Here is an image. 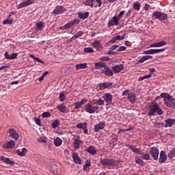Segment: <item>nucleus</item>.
<instances>
[{
  "mask_svg": "<svg viewBox=\"0 0 175 175\" xmlns=\"http://www.w3.org/2000/svg\"><path fill=\"white\" fill-rule=\"evenodd\" d=\"M94 69H97L100 70L101 75H105L108 77H111L114 72H113V69L110 68V67H107V64L103 62H99L94 64Z\"/></svg>",
  "mask_w": 175,
  "mask_h": 175,
  "instance_id": "1",
  "label": "nucleus"
},
{
  "mask_svg": "<svg viewBox=\"0 0 175 175\" xmlns=\"http://www.w3.org/2000/svg\"><path fill=\"white\" fill-rule=\"evenodd\" d=\"M160 96L163 98L164 104L167 107H172L173 109H175L174 97L167 93H161Z\"/></svg>",
  "mask_w": 175,
  "mask_h": 175,
  "instance_id": "2",
  "label": "nucleus"
},
{
  "mask_svg": "<svg viewBox=\"0 0 175 175\" xmlns=\"http://www.w3.org/2000/svg\"><path fill=\"white\" fill-rule=\"evenodd\" d=\"M157 114L158 116H162L163 114V110L161 109V107L158 104H152L150 106V110L148 113V116L150 117L152 116H155Z\"/></svg>",
  "mask_w": 175,
  "mask_h": 175,
  "instance_id": "3",
  "label": "nucleus"
},
{
  "mask_svg": "<svg viewBox=\"0 0 175 175\" xmlns=\"http://www.w3.org/2000/svg\"><path fill=\"white\" fill-rule=\"evenodd\" d=\"M94 103H89L86 104L85 107V110L87 113H89V114H94V113H98V111L99 110V107L98 105H94Z\"/></svg>",
  "mask_w": 175,
  "mask_h": 175,
  "instance_id": "4",
  "label": "nucleus"
},
{
  "mask_svg": "<svg viewBox=\"0 0 175 175\" xmlns=\"http://www.w3.org/2000/svg\"><path fill=\"white\" fill-rule=\"evenodd\" d=\"M152 17L156 20H159L160 21H166V20H167V14H165L159 11H154L152 13Z\"/></svg>",
  "mask_w": 175,
  "mask_h": 175,
  "instance_id": "5",
  "label": "nucleus"
},
{
  "mask_svg": "<svg viewBox=\"0 0 175 175\" xmlns=\"http://www.w3.org/2000/svg\"><path fill=\"white\" fill-rule=\"evenodd\" d=\"M79 23H80V21L78 19L75 18L72 21L64 25V26L60 27L59 29H64V30L69 29V28H72V27H75V25H76V24L77 25L79 24Z\"/></svg>",
  "mask_w": 175,
  "mask_h": 175,
  "instance_id": "6",
  "label": "nucleus"
},
{
  "mask_svg": "<svg viewBox=\"0 0 175 175\" xmlns=\"http://www.w3.org/2000/svg\"><path fill=\"white\" fill-rule=\"evenodd\" d=\"M149 154H150L154 161H158V158L159 157V149L157 147H152L149 151Z\"/></svg>",
  "mask_w": 175,
  "mask_h": 175,
  "instance_id": "7",
  "label": "nucleus"
},
{
  "mask_svg": "<svg viewBox=\"0 0 175 175\" xmlns=\"http://www.w3.org/2000/svg\"><path fill=\"white\" fill-rule=\"evenodd\" d=\"M65 12H68V10H66L65 7L62 5H57L53 10L52 14H54V16H58L59 14H62L63 13H65Z\"/></svg>",
  "mask_w": 175,
  "mask_h": 175,
  "instance_id": "8",
  "label": "nucleus"
},
{
  "mask_svg": "<svg viewBox=\"0 0 175 175\" xmlns=\"http://www.w3.org/2000/svg\"><path fill=\"white\" fill-rule=\"evenodd\" d=\"M100 163L103 166H116V161L114 159H103L100 160Z\"/></svg>",
  "mask_w": 175,
  "mask_h": 175,
  "instance_id": "9",
  "label": "nucleus"
},
{
  "mask_svg": "<svg viewBox=\"0 0 175 175\" xmlns=\"http://www.w3.org/2000/svg\"><path fill=\"white\" fill-rule=\"evenodd\" d=\"M103 98L105 101L107 106H110V105H113V95L110 93H105L103 96Z\"/></svg>",
  "mask_w": 175,
  "mask_h": 175,
  "instance_id": "10",
  "label": "nucleus"
},
{
  "mask_svg": "<svg viewBox=\"0 0 175 175\" xmlns=\"http://www.w3.org/2000/svg\"><path fill=\"white\" fill-rule=\"evenodd\" d=\"M98 3V8L102 6V0H86L84 5L85 6H90V8H94V2Z\"/></svg>",
  "mask_w": 175,
  "mask_h": 175,
  "instance_id": "11",
  "label": "nucleus"
},
{
  "mask_svg": "<svg viewBox=\"0 0 175 175\" xmlns=\"http://www.w3.org/2000/svg\"><path fill=\"white\" fill-rule=\"evenodd\" d=\"M9 135L12 139L17 142L20 136L18 135V133L14 130V129H10L8 131Z\"/></svg>",
  "mask_w": 175,
  "mask_h": 175,
  "instance_id": "12",
  "label": "nucleus"
},
{
  "mask_svg": "<svg viewBox=\"0 0 175 175\" xmlns=\"http://www.w3.org/2000/svg\"><path fill=\"white\" fill-rule=\"evenodd\" d=\"M35 3V1L33 0H27L25 1L22 2L19 5H17V9H22V8H27V6H29V5H33Z\"/></svg>",
  "mask_w": 175,
  "mask_h": 175,
  "instance_id": "13",
  "label": "nucleus"
},
{
  "mask_svg": "<svg viewBox=\"0 0 175 175\" xmlns=\"http://www.w3.org/2000/svg\"><path fill=\"white\" fill-rule=\"evenodd\" d=\"M166 50V49H149L147 51H144V54H158L159 53H163V51H165Z\"/></svg>",
  "mask_w": 175,
  "mask_h": 175,
  "instance_id": "14",
  "label": "nucleus"
},
{
  "mask_svg": "<svg viewBox=\"0 0 175 175\" xmlns=\"http://www.w3.org/2000/svg\"><path fill=\"white\" fill-rule=\"evenodd\" d=\"M120 19L117 16H113L111 19H110L108 22V26L109 27H113L114 25L118 26L120 25Z\"/></svg>",
  "mask_w": 175,
  "mask_h": 175,
  "instance_id": "15",
  "label": "nucleus"
},
{
  "mask_svg": "<svg viewBox=\"0 0 175 175\" xmlns=\"http://www.w3.org/2000/svg\"><path fill=\"white\" fill-rule=\"evenodd\" d=\"M105 126L106 124L105 123V122H100L99 124H97L94 126V132H98L102 129H105Z\"/></svg>",
  "mask_w": 175,
  "mask_h": 175,
  "instance_id": "16",
  "label": "nucleus"
},
{
  "mask_svg": "<svg viewBox=\"0 0 175 175\" xmlns=\"http://www.w3.org/2000/svg\"><path fill=\"white\" fill-rule=\"evenodd\" d=\"M167 159V155H166V153H165V151L161 150L160 152V157L159 158V163H165Z\"/></svg>",
  "mask_w": 175,
  "mask_h": 175,
  "instance_id": "17",
  "label": "nucleus"
},
{
  "mask_svg": "<svg viewBox=\"0 0 175 175\" xmlns=\"http://www.w3.org/2000/svg\"><path fill=\"white\" fill-rule=\"evenodd\" d=\"M16 146V143L13 140H10L3 145V148L5 150H9L10 148H13Z\"/></svg>",
  "mask_w": 175,
  "mask_h": 175,
  "instance_id": "18",
  "label": "nucleus"
},
{
  "mask_svg": "<svg viewBox=\"0 0 175 175\" xmlns=\"http://www.w3.org/2000/svg\"><path fill=\"white\" fill-rule=\"evenodd\" d=\"M126 147H129L133 152H137V154H139V155H143V152L140 151V149L139 148H136L135 146L126 144Z\"/></svg>",
  "mask_w": 175,
  "mask_h": 175,
  "instance_id": "19",
  "label": "nucleus"
},
{
  "mask_svg": "<svg viewBox=\"0 0 175 175\" xmlns=\"http://www.w3.org/2000/svg\"><path fill=\"white\" fill-rule=\"evenodd\" d=\"M124 70V64L116 65L112 67V72L114 73H120Z\"/></svg>",
  "mask_w": 175,
  "mask_h": 175,
  "instance_id": "20",
  "label": "nucleus"
},
{
  "mask_svg": "<svg viewBox=\"0 0 175 175\" xmlns=\"http://www.w3.org/2000/svg\"><path fill=\"white\" fill-rule=\"evenodd\" d=\"M111 85H113V82H104L98 84L100 90H106V88H109Z\"/></svg>",
  "mask_w": 175,
  "mask_h": 175,
  "instance_id": "21",
  "label": "nucleus"
},
{
  "mask_svg": "<svg viewBox=\"0 0 175 175\" xmlns=\"http://www.w3.org/2000/svg\"><path fill=\"white\" fill-rule=\"evenodd\" d=\"M165 128H172L174 125L175 120L172 118H168L165 120Z\"/></svg>",
  "mask_w": 175,
  "mask_h": 175,
  "instance_id": "22",
  "label": "nucleus"
},
{
  "mask_svg": "<svg viewBox=\"0 0 175 175\" xmlns=\"http://www.w3.org/2000/svg\"><path fill=\"white\" fill-rule=\"evenodd\" d=\"M1 161H2V162H4V163H7L8 165H15L14 161H12L10 159L5 157V156H1L0 157Z\"/></svg>",
  "mask_w": 175,
  "mask_h": 175,
  "instance_id": "23",
  "label": "nucleus"
},
{
  "mask_svg": "<svg viewBox=\"0 0 175 175\" xmlns=\"http://www.w3.org/2000/svg\"><path fill=\"white\" fill-rule=\"evenodd\" d=\"M72 159L77 165H81V159L79 157L77 153L75 152L72 154Z\"/></svg>",
  "mask_w": 175,
  "mask_h": 175,
  "instance_id": "24",
  "label": "nucleus"
},
{
  "mask_svg": "<svg viewBox=\"0 0 175 175\" xmlns=\"http://www.w3.org/2000/svg\"><path fill=\"white\" fill-rule=\"evenodd\" d=\"M127 99L131 103H135L137 100V98H136V96L133 92H130L128 94Z\"/></svg>",
  "mask_w": 175,
  "mask_h": 175,
  "instance_id": "25",
  "label": "nucleus"
},
{
  "mask_svg": "<svg viewBox=\"0 0 175 175\" xmlns=\"http://www.w3.org/2000/svg\"><path fill=\"white\" fill-rule=\"evenodd\" d=\"M90 16V12H78V17L79 18H81V20H85V18H88V17Z\"/></svg>",
  "mask_w": 175,
  "mask_h": 175,
  "instance_id": "26",
  "label": "nucleus"
},
{
  "mask_svg": "<svg viewBox=\"0 0 175 175\" xmlns=\"http://www.w3.org/2000/svg\"><path fill=\"white\" fill-rule=\"evenodd\" d=\"M85 151H87L88 152H89V154H91L92 155H95V154L98 152V150H96V148H95V147H94L93 146H89L85 150Z\"/></svg>",
  "mask_w": 175,
  "mask_h": 175,
  "instance_id": "27",
  "label": "nucleus"
},
{
  "mask_svg": "<svg viewBox=\"0 0 175 175\" xmlns=\"http://www.w3.org/2000/svg\"><path fill=\"white\" fill-rule=\"evenodd\" d=\"M92 47L96 49V50H100L102 49V44H100V41L96 40L92 43Z\"/></svg>",
  "mask_w": 175,
  "mask_h": 175,
  "instance_id": "28",
  "label": "nucleus"
},
{
  "mask_svg": "<svg viewBox=\"0 0 175 175\" xmlns=\"http://www.w3.org/2000/svg\"><path fill=\"white\" fill-rule=\"evenodd\" d=\"M162 46H166V41H161L150 45V47H162Z\"/></svg>",
  "mask_w": 175,
  "mask_h": 175,
  "instance_id": "29",
  "label": "nucleus"
},
{
  "mask_svg": "<svg viewBox=\"0 0 175 175\" xmlns=\"http://www.w3.org/2000/svg\"><path fill=\"white\" fill-rule=\"evenodd\" d=\"M87 103V99H82L81 101L75 103V109H80L82 105Z\"/></svg>",
  "mask_w": 175,
  "mask_h": 175,
  "instance_id": "30",
  "label": "nucleus"
},
{
  "mask_svg": "<svg viewBox=\"0 0 175 175\" xmlns=\"http://www.w3.org/2000/svg\"><path fill=\"white\" fill-rule=\"evenodd\" d=\"M148 59H152V56H151V55H144L138 61V63L139 64H143V62H144V61H147Z\"/></svg>",
  "mask_w": 175,
  "mask_h": 175,
  "instance_id": "31",
  "label": "nucleus"
},
{
  "mask_svg": "<svg viewBox=\"0 0 175 175\" xmlns=\"http://www.w3.org/2000/svg\"><path fill=\"white\" fill-rule=\"evenodd\" d=\"M27 148H22L21 150H16V154L19 157H24V155H25L27 154Z\"/></svg>",
  "mask_w": 175,
  "mask_h": 175,
  "instance_id": "32",
  "label": "nucleus"
},
{
  "mask_svg": "<svg viewBox=\"0 0 175 175\" xmlns=\"http://www.w3.org/2000/svg\"><path fill=\"white\" fill-rule=\"evenodd\" d=\"M36 27L38 31H42L43 28H44V23L42 21H40L36 23Z\"/></svg>",
  "mask_w": 175,
  "mask_h": 175,
  "instance_id": "33",
  "label": "nucleus"
},
{
  "mask_svg": "<svg viewBox=\"0 0 175 175\" xmlns=\"http://www.w3.org/2000/svg\"><path fill=\"white\" fill-rule=\"evenodd\" d=\"M140 8H142V4H140L139 1H135L133 3V8L134 10L139 12V10H140Z\"/></svg>",
  "mask_w": 175,
  "mask_h": 175,
  "instance_id": "34",
  "label": "nucleus"
},
{
  "mask_svg": "<svg viewBox=\"0 0 175 175\" xmlns=\"http://www.w3.org/2000/svg\"><path fill=\"white\" fill-rule=\"evenodd\" d=\"M53 143L56 147H59L62 144V139L57 137L54 139Z\"/></svg>",
  "mask_w": 175,
  "mask_h": 175,
  "instance_id": "35",
  "label": "nucleus"
},
{
  "mask_svg": "<svg viewBox=\"0 0 175 175\" xmlns=\"http://www.w3.org/2000/svg\"><path fill=\"white\" fill-rule=\"evenodd\" d=\"M88 66H87V63H81L76 65V69L79 70V69H87Z\"/></svg>",
  "mask_w": 175,
  "mask_h": 175,
  "instance_id": "36",
  "label": "nucleus"
},
{
  "mask_svg": "<svg viewBox=\"0 0 175 175\" xmlns=\"http://www.w3.org/2000/svg\"><path fill=\"white\" fill-rule=\"evenodd\" d=\"M81 144V141H80L77 139H74V148H75V150H79V148H80Z\"/></svg>",
  "mask_w": 175,
  "mask_h": 175,
  "instance_id": "37",
  "label": "nucleus"
},
{
  "mask_svg": "<svg viewBox=\"0 0 175 175\" xmlns=\"http://www.w3.org/2000/svg\"><path fill=\"white\" fill-rule=\"evenodd\" d=\"M83 51L87 54H91L92 53H94V49H92V47H85L83 49Z\"/></svg>",
  "mask_w": 175,
  "mask_h": 175,
  "instance_id": "38",
  "label": "nucleus"
},
{
  "mask_svg": "<svg viewBox=\"0 0 175 175\" xmlns=\"http://www.w3.org/2000/svg\"><path fill=\"white\" fill-rule=\"evenodd\" d=\"M57 109L59 111H61V113H65V111H66V107L64 105H58Z\"/></svg>",
  "mask_w": 175,
  "mask_h": 175,
  "instance_id": "39",
  "label": "nucleus"
},
{
  "mask_svg": "<svg viewBox=\"0 0 175 175\" xmlns=\"http://www.w3.org/2000/svg\"><path fill=\"white\" fill-rule=\"evenodd\" d=\"M142 155L141 157V159H144V161H150V154L146 153V154H143L142 152Z\"/></svg>",
  "mask_w": 175,
  "mask_h": 175,
  "instance_id": "40",
  "label": "nucleus"
},
{
  "mask_svg": "<svg viewBox=\"0 0 175 175\" xmlns=\"http://www.w3.org/2000/svg\"><path fill=\"white\" fill-rule=\"evenodd\" d=\"M77 128L78 129H83V128H87V122L84 123H78L77 124Z\"/></svg>",
  "mask_w": 175,
  "mask_h": 175,
  "instance_id": "41",
  "label": "nucleus"
},
{
  "mask_svg": "<svg viewBox=\"0 0 175 175\" xmlns=\"http://www.w3.org/2000/svg\"><path fill=\"white\" fill-rule=\"evenodd\" d=\"M135 163L140 165L141 166H144V161L139 157L135 159Z\"/></svg>",
  "mask_w": 175,
  "mask_h": 175,
  "instance_id": "42",
  "label": "nucleus"
},
{
  "mask_svg": "<svg viewBox=\"0 0 175 175\" xmlns=\"http://www.w3.org/2000/svg\"><path fill=\"white\" fill-rule=\"evenodd\" d=\"M59 120H55L54 122L52 123V128L54 129H55V128H58V126H59Z\"/></svg>",
  "mask_w": 175,
  "mask_h": 175,
  "instance_id": "43",
  "label": "nucleus"
},
{
  "mask_svg": "<svg viewBox=\"0 0 175 175\" xmlns=\"http://www.w3.org/2000/svg\"><path fill=\"white\" fill-rule=\"evenodd\" d=\"M126 35V33H124L122 36L118 35L115 36V38L116 40H118L119 42H120L121 40H124V39H125Z\"/></svg>",
  "mask_w": 175,
  "mask_h": 175,
  "instance_id": "44",
  "label": "nucleus"
},
{
  "mask_svg": "<svg viewBox=\"0 0 175 175\" xmlns=\"http://www.w3.org/2000/svg\"><path fill=\"white\" fill-rule=\"evenodd\" d=\"M175 156V152L174 150L172 149V151H170L168 154H167V157L170 159H173V158H174Z\"/></svg>",
  "mask_w": 175,
  "mask_h": 175,
  "instance_id": "45",
  "label": "nucleus"
},
{
  "mask_svg": "<svg viewBox=\"0 0 175 175\" xmlns=\"http://www.w3.org/2000/svg\"><path fill=\"white\" fill-rule=\"evenodd\" d=\"M90 166H91V161H87L86 163L83 165V167L84 172H87V168L90 167Z\"/></svg>",
  "mask_w": 175,
  "mask_h": 175,
  "instance_id": "46",
  "label": "nucleus"
},
{
  "mask_svg": "<svg viewBox=\"0 0 175 175\" xmlns=\"http://www.w3.org/2000/svg\"><path fill=\"white\" fill-rule=\"evenodd\" d=\"M59 99L60 102H64L65 100V93L64 92H61L59 94Z\"/></svg>",
  "mask_w": 175,
  "mask_h": 175,
  "instance_id": "47",
  "label": "nucleus"
},
{
  "mask_svg": "<svg viewBox=\"0 0 175 175\" xmlns=\"http://www.w3.org/2000/svg\"><path fill=\"white\" fill-rule=\"evenodd\" d=\"M95 103L98 106H103L105 105V100H102V98H99L96 103H94V104Z\"/></svg>",
  "mask_w": 175,
  "mask_h": 175,
  "instance_id": "48",
  "label": "nucleus"
},
{
  "mask_svg": "<svg viewBox=\"0 0 175 175\" xmlns=\"http://www.w3.org/2000/svg\"><path fill=\"white\" fill-rule=\"evenodd\" d=\"M150 77H151V75H144L142 77H139L138 79V81H143V80H146V79H150Z\"/></svg>",
  "mask_w": 175,
  "mask_h": 175,
  "instance_id": "49",
  "label": "nucleus"
},
{
  "mask_svg": "<svg viewBox=\"0 0 175 175\" xmlns=\"http://www.w3.org/2000/svg\"><path fill=\"white\" fill-rule=\"evenodd\" d=\"M42 117L43 118H49L51 117V113L50 112H44L42 114Z\"/></svg>",
  "mask_w": 175,
  "mask_h": 175,
  "instance_id": "50",
  "label": "nucleus"
},
{
  "mask_svg": "<svg viewBox=\"0 0 175 175\" xmlns=\"http://www.w3.org/2000/svg\"><path fill=\"white\" fill-rule=\"evenodd\" d=\"M83 34H84L83 31H79L74 35V38H76L77 39V38H80V36H81V35H83Z\"/></svg>",
  "mask_w": 175,
  "mask_h": 175,
  "instance_id": "51",
  "label": "nucleus"
},
{
  "mask_svg": "<svg viewBox=\"0 0 175 175\" xmlns=\"http://www.w3.org/2000/svg\"><path fill=\"white\" fill-rule=\"evenodd\" d=\"M3 24L6 25L8 24H13V19L7 18L5 21H3Z\"/></svg>",
  "mask_w": 175,
  "mask_h": 175,
  "instance_id": "52",
  "label": "nucleus"
},
{
  "mask_svg": "<svg viewBox=\"0 0 175 175\" xmlns=\"http://www.w3.org/2000/svg\"><path fill=\"white\" fill-rule=\"evenodd\" d=\"M111 139L112 140H113V142H115V143H117V142H118V136L117 135V134H112Z\"/></svg>",
  "mask_w": 175,
  "mask_h": 175,
  "instance_id": "53",
  "label": "nucleus"
},
{
  "mask_svg": "<svg viewBox=\"0 0 175 175\" xmlns=\"http://www.w3.org/2000/svg\"><path fill=\"white\" fill-rule=\"evenodd\" d=\"M38 142H39V143H47V139H46L45 137H40L38 139Z\"/></svg>",
  "mask_w": 175,
  "mask_h": 175,
  "instance_id": "54",
  "label": "nucleus"
},
{
  "mask_svg": "<svg viewBox=\"0 0 175 175\" xmlns=\"http://www.w3.org/2000/svg\"><path fill=\"white\" fill-rule=\"evenodd\" d=\"M124 14H125V12L124 11H121L120 12V14H118V16L117 17L118 19L121 20V18H122V16H124Z\"/></svg>",
  "mask_w": 175,
  "mask_h": 175,
  "instance_id": "55",
  "label": "nucleus"
},
{
  "mask_svg": "<svg viewBox=\"0 0 175 175\" xmlns=\"http://www.w3.org/2000/svg\"><path fill=\"white\" fill-rule=\"evenodd\" d=\"M117 50L118 51H125V50H126V46H121Z\"/></svg>",
  "mask_w": 175,
  "mask_h": 175,
  "instance_id": "56",
  "label": "nucleus"
},
{
  "mask_svg": "<svg viewBox=\"0 0 175 175\" xmlns=\"http://www.w3.org/2000/svg\"><path fill=\"white\" fill-rule=\"evenodd\" d=\"M107 55H117V52L111 50V51L107 52Z\"/></svg>",
  "mask_w": 175,
  "mask_h": 175,
  "instance_id": "57",
  "label": "nucleus"
},
{
  "mask_svg": "<svg viewBox=\"0 0 175 175\" xmlns=\"http://www.w3.org/2000/svg\"><path fill=\"white\" fill-rule=\"evenodd\" d=\"M101 61H110V57L106 56V57H102L100 58Z\"/></svg>",
  "mask_w": 175,
  "mask_h": 175,
  "instance_id": "58",
  "label": "nucleus"
},
{
  "mask_svg": "<svg viewBox=\"0 0 175 175\" xmlns=\"http://www.w3.org/2000/svg\"><path fill=\"white\" fill-rule=\"evenodd\" d=\"M17 55H18V53H13L10 56V59H14L15 58H17Z\"/></svg>",
  "mask_w": 175,
  "mask_h": 175,
  "instance_id": "59",
  "label": "nucleus"
},
{
  "mask_svg": "<svg viewBox=\"0 0 175 175\" xmlns=\"http://www.w3.org/2000/svg\"><path fill=\"white\" fill-rule=\"evenodd\" d=\"M116 142L114 141H110L109 142V147H114V146H116L117 144H115Z\"/></svg>",
  "mask_w": 175,
  "mask_h": 175,
  "instance_id": "60",
  "label": "nucleus"
},
{
  "mask_svg": "<svg viewBox=\"0 0 175 175\" xmlns=\"http://www.w3.org/2000/svg\"><path fill=\"white\" fill-rule=\"evenodd\" d=\"M34 120L36 121V124L37 125H40V119L36 118H34Z\"/></svg>",
  "mask_w": 175,
  "mask_h": 175,
  "instance_id": "61",
  "label": "nucleus"
},
{
  "mask_svg": "<svg viewBox=\"0 0 175 175\" xmlns=\"http://www.w3.org/2000/svg\"><path fill=\"white\" fill-rule=\"evenodd\" d=\"M34 61H37V62H40V64H44V62L39 59V57H36Z\"/></svg>",
  "mask_w": 175,
  "mask_h": 175,
  "instance_id": "62",
  "label": "nucleus"
},
{
  "mask_svg": "<svg viewBox=\"0 0 175 175\" xmlns=\"http://www.w3.org/2000/svg\"><path fill=\"white\" fill-rule=\"evenodd\" d=\"M131 92H129V90H125L122 92V96H125V95H127L128 96V94H130Z\"/></svg>",
  "mask_w": 175,
  "mask_h": 175,
  "instance_id": "63",
  "label": "nucleus"
},
{
  "mask_svg": "<svg viewBox=\"0 0 175 175\" xmlns=\"http://www.w3.org/2000/svg\"><path fill=\"white\" fill-rule=\"evenodd\" d=\"M118 45L111 46L110 48V50H111V51L116 50V49H118Z\"/></svg>",
  "mask_w": 175,
  "mask_h": 175,
  "instance_id": "64",
  "label": "nucleus"
}]
</instances>
